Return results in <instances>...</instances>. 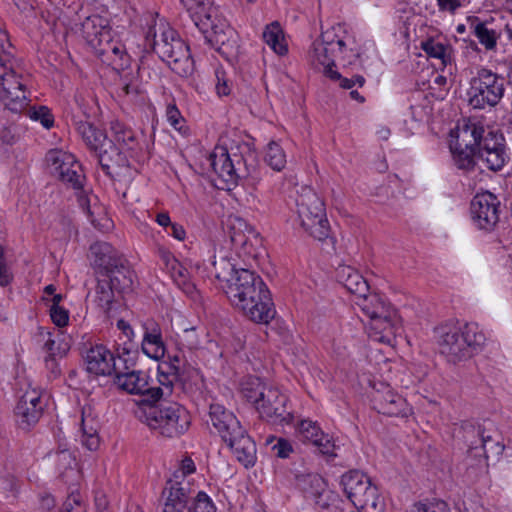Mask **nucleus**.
I'll list each match as a JSON object with an SVG mask.
<instances>
[{
  "label": "nucleus",
  "mask_w": 512,
  "mask_h": 512,
  "mask_svg": "<svg viewBox=\"0 0 512 512\" xmlns=\"http://www.w3.org/2000/svg\"><path fill=\"white\" fill-rule=\"evenodd\" d=\"M353 505L361 512H384L385 504L378 495L376 486L367 490Z\"/></svg>",
  "instance_id": "obj_41"
},
{
  "label": "nucleus",
  "mask_w": 512,
  "mask_h": 512,
  "mask_svg": "<svg viewBox=\"0 0 512 512\" xmlns=\"http://www.w3.org/2000/svg\"><path fill=\"white\" fill-rule=\"evenodd\" d=\"M422 50L429 58L439 61V65L445 67L451 62V47L437 39L430 38L421 43Z\"/></svg>",
  "instance_id": "obj_37"
},
{
  "label": "nucleus",
  "mask_w": 512,
  "mask_h": 512,
  "mask_svg": "<svg viewBox=\"0 0 512 512\" xmlns=\"http://www.w3.org/2000/svg\"><path fill=\"white\" fill-rule=\"evenodd\" d=\"M138 356L137 347L133 343H124L122 347L117 348V358H115V373L118 370L128 371L134 369Z\"/></svg>",
  "instance_id": "obj_43"
},
{
  "label": "nucleus",
  "mask_w": 512,
  "mask_h": 512,
  "mask_svg": "<svg viewBox=\"0 0 512 512\" xmlns=\"http://www.w3.org/2000/svg\"><path fill=\"white\" fill-rule=\"evenodd\" d=\"M327 77L333 81H337L342 89H352L355 85L362 87L365 84V78L361 75H355L352 78H346L335 70L330 71Z\"/></svg>",
  "instance_id": "obj_56"
},
{
  "label": "nucleus",
  "mask_w": 512,
  "mask_h": 512,
  "mask_svg": "<svg viewBox=\"0 0 512 512\" xmlns=\"http://www.w3.org/2000/svg\"><path fill=\"white\" fill-rule=\"evenodd\" d=\"M474 35L486 50H494L497 46V40L500 33L489 26L488 22H481L476 19L472 23Z\"/></svg>",
  "instance_id": "obj_40"
},
{
  "label": "nucleus",
  "mask_w": 512,
  "mask_h": 512,
  "mask_svg": "<svg viewBox=\"0 0 512 512\" xmlns=\"http://www.w3.org/2000/svg\"><path fill=\"white\" fill-rule=\"evenodd\" d=\"M178 346L189 351L197 350L200 347L199 335L195 327L186 328L178 334Z\"/></svg>",
  "instance_id": "obj_52"
},
{
  "label": "nucleus",
  "mask_w": 512,
  "mask_h": 512,
  "mask_svg": "<svg viewBox=\"0 0 512 512\" xmlns=\"http://www.w3.org/2000/svg\"><path fill=\"white\" fill-rule=\"evenodd\" d=\"M211 264L214 269L215 278L223 282V285H228L239 270L236 269L235 264L230 261L228 251L223 248H221L217 254H214Z\"/></svg>",
  "instance_id": "obj_34"
},
{
  "label": "nucleus",
  "mask_w": 512,
  "mask_h": 512,
  "mask_svg": "<svg viewBox=\"0 0 512 512\" xmlns=\"http://www.w3.org/2000/svg\"><path fill=\"white\" fill-rule=\"evenodd\" d=\"M190 489L179 481H167L161 494L162 512H191L188 509Z\"/></svg>",
  "instance_id": "obj_24"
},
{
  "label": "nucleus",
  "mask_w": 512,
  "mask_h": 512,
  "mask_svg": "<svg viewBox=\"0 0 512 512\" xmlns=\"http://www.w3.org/2000/svg\"><path fill=\"white\" fill-rule=\"evenodd\" d=\"M114 288L107 281H99L95 291V302L103 310L109 313L114 301Z\"/></svg>",
  "instance_id": "obj_47"
},
{
  "label": "nucleus",
  "mask_w": 512,
  "mask_h": 512,
  "mask_svg": "<svg viewBox=\"0 0 512 512\" xmlns=\"http://www.w3.org/2000/svg\"><path fill=\"white\" fill-rule=\"evenodd\" d=\"M50 172L73 189H82L85 176L81 164L69 152L53 149L46 154Z\"/></svg>",
  "instance_id": "obj_13"
},
{
  "label": "nucleus",
  "mask_w": 512,
  "mask_h": 512,
  "mask_svg": "<svg viewBox=\"0 0 512 512\" xmlns=\"http://www.w3.org/2000/svg\"><path fill=\"white\" fill-rule=\"evenodd\" d=\"M61 512H86V505L81 494L72 491L64 501Z\"/></svg>",
  "instance_id": "obj_55"
},
{
  "label": "nucleus",
  "mask_w": 512,
  "mask_h": 512,
  "mask_svg": "<svg viewBox=\"0 0 512 512\" xmlns=\"http://www.w3.org/2000/svg\"><path fill=\"white\" fill-rule=\"evenodd\" d=\"M116 41L112 38L111 30L109 32H104L103 36L100 40L95 42L91 47L94 49L95 54L101 59L103 62V58L109 55L110 51H112V45H116Z\"/></svg>",
  "instance_id": "obj_54"
},
{
  "label": "nucleus",
  "mask_w": 512,
  "mask_h": 512,
  "mask_svg": "<svg viewBox=\"0 0 512 512\" xmlns=\"http://www.w3.org/2000/svg\"><path fill=\"white\" fill-rule=\"evenodd\" d=\"M90 252L95 266L104 271L115 267L122 258L121 255L107 242H96L91 245Z\"/></svg>",
  "instance_id": "obj_31"
},
{
  "label": "nucleus",
  "mask_w": 512,
  "mask_h": 512,
  "mask_svg": "<svg viewBox=\"0 0 512 512\" xmlns=\"http://www.w3.org/2000/svg\"><path fill=\"white\" fill-rule=\"evenodd\" d=\"M166 117L168 122L174 129L182 131L185 120L175 104H169L167 106Z\"/></svg>",
  "instance_id": "obj_63"
},
{
  "label": "nucleus",
  "mask_w": 512,
  "mask_h": 512,
  "mask_svg": "<svg viewBox=\"0 0 512 512\" xmlns=\"http://www.w3.org/2000/svg\"><path fill=\"white\" fill-rule=\"evenodd\" d=\"M232 449L237 460L246 468L251 467L256 462V444L247 434L246 430L239 436H234L226 442Z\"/></svg>",
  "instance_id": "obj_27"
},
{
  "label": "nucleus",
  "mask_w": 512,
  "mask_h": 512,
  "mask_svg": "<svg viewBox=\"0 0 512 512\" xmlns=\"http://www.w3.org/2000/svg\"><path fill=\"white\" fill-rule=\"evenodd\" d=\"M296 213L301 227L313 238L323 241L329 237L330 226L324 203L310 187H302L295 199Z\"/></svg>",
  "instance_id": "obj_8"
},
{
  "label": "nucleus",
  "mask_w": 512,
  "mask_h": 512,
  "mask_svg": "<svg viewBox=\"0 0 512 512\" xmlns=\"http://www.w3.org/2000/svg\"><path fill=\"white\" fill-rule=\"evenodd\" d=\"M106 275L109 278L107 281L116 291L125 292L130 290L133 285V272L130 268L125 264V260L123 258L116 263L115 267H111V269H107L105 271Z\"/></svg>",
  "instance_id": "obj_32"
},
{
  "label": "nucleus",
  "mask_w": 512,
  "mask_h": 512,
  "mask_svg": "<svg viewBox=\"0 0 512 512\" xmlns=\"http://www.w3.org/2000/svg\"><path fill=\"white\" fill-rule=\"evenodd\" d=\"M186 10L189 12L195 26L200 24V20L213 17L217 10L209 0H180Z\"/></svg>",
  "instance_id": "obj_39"
},
{
  "label": "nucleus",
  "mask_w": 512,
  "mask_h": 512,
  "mask_svg": "<svg viewBox=\"0 0 512 512\" xmlns=\"http://www.w3.org/2000/svg\"><path fill=\"white\" fill-rule=\"evenodd\" d=\"M480 160L491 171L501 170L509 159L506 150H497L491 153L478 155Z\"/></svg>",
  "instance_id": "obj_50"
},
{
  "label": "nucleus",
  "mask_w": 512,
  "mask_h": 512,
  "mask_svg": "<svg viewBox=\"0 0 512 512\" xmlns=\"http://www.w3.org/2000/svg\"><path fill=\"white\" fill-rule=\"evenodd\" d=\"M504 94L505 78L486 67L478 68L469 81L468 101L475 109L497 106Z\"/></svg>",
  "instance_id": "obj_9"
},
{
  "label": "nucleus",
  "mask_w": 512,
  "mask_h": 512,
  "mask_svg": "<svg viewBox=\"0 0 512 512\" xmlns=\"http://www.w3.org/2000/svg\"><path fill=\"white\" fill-rule=\"evenodd\" d=\"M500 201L491 192L478 193L471 201L470 211L474 224L481 230L492 231L499 222Z\"/></svg>",
  "instance_id": "obj_15"
},
{
  "label": "nucleus",
  "mask_w": 512,
  "mask_h": 512,
  "mask_svg": "<svg viewBox=\"0 0 512 512\" xmlns=\"http://www.w3.org/2000/svg\"><path fill=\"white\" fill-rule=\"evenodd\" d=\"M156 26L150 28L146 35V40L150 42L154 52L179 76L191 75L194 71V61L188 45L169 25L160 22L158 31Z\"/></svg>",
  "instance_id": "obj_4"
},
{
  "label": "nucleus",
  "mask_w": 512,
  "mask_h": 512,
  "mask_svg": "<svg viewBox=\"0 0 512 512\" xmlns=\"http://www.w3.org/2000/svg\"><path fill=\"white\" fill-rule=\"evenodd\" d=\"M210 166L224 183L222 189H232L242 178L254 176L257 169L256 154L248 144L237 146L231 152L223 146L215 147L209 157Z\"/></svg>",
  "instance_id": "obj_5"
},
{
  "label": "nucleus",
  "mask_w": 512,
  "mask_h": 512,
  "mask_svg": "<svg viewBox=\"0 0 512 512\" xmlns=\"http://www.w3.org/2000/svg\"><path fill=\"white\" fill-rule=\"evenodd\" d=\"M45 406L46 403L39 390L31 388L25 391L15 407L19 427L27 430L35 425L42 416Z\"/></svg>",
  "instance_id": "obj_17"
},
{
  "label": "nucleus",
  "mask_w": 512,
  "mask_h": 512,
  "mask_svg": "<svg viewBox=\"0 0 512 512\" xmlns=\"http://www.w3.org/2000/svg\"><path fill=\"white\" fill-rule=\"evenodd\" d=\"M372 404L375 410L388 416L407 417L410 413L406 400L387 384H380L374 390Z\"/></svg>",
  "instance_id": "obj_18"
},
{
  "label": "nucleus",
  "mask_w": 512,
  "mask_h": 512,
  "mask_svg": "<svg viewBox=\"0 0 512 512\" xmlns=\"http://www.w3.org/2000/svg\"><path fill=\"white\" fill-rule=\"evenodd\" d=\"M243 396L252 403L262 419L284 427L293 421V414L287 409L288 398L278 388L251 379L242 389Z\"/></svg>",
  "instance_id": "obj_6"
},
{
  "label": "nucleus",
  "mask_w": 512,
  "mask_h": 512,
  "mask_svg": "<svg viewBox=\"0 0 512 512\" xmlns=\"http://www.w3.org/2000/svg\"><path fill=\"white\" fill-rule=\"evenodd\" d=\"M143 340L142 352L151 359L159 360L164 357L166 346L162 336L160 325L153 319H147L142 323Z\"/></svg>",
  "instance_id": "obj_25"
},
{
  "label": "nucleus",
  "mask_w": 512,
  "mask_h": 512,
  "mask_svg": "<svg viewBox=\"0 0 512 512\" xmlns=\"http://www.w3.org/2000/svg\"><path fill=\"white\" fill-rule=\"evenodd\" d=\"M77 200H78V203H79V206L83 209V211H85L88 215V218L90 220V222L94 225V226H97L98 223H97V220L95 218V214L99 212L96 211V210H101L100 207H91V198L85 194L83 191H81V189H79V192L77 193Z\"/></svg>",
  "instance_id": "obj_59"
},
{
  "label": "nucleus",
  "mask_w": 512,
  "mask_h": 512,
  "mask_svg": "<svg viewBox=\"0 0 512 512\" xmlns=\"http://www.w3.org/2000/svg\"><path fill=\"white\" fill-rule=\"evenodd\" d=\"M29 115L32 119L40 121L41 124L47 129L53 126V116L46 106L33 108L30 110Z\"/></svg>",
  "instance_id": "obj_62"
},
{
  "label": "nucleus",
  "mask_w": 512,
  "mask_h": 512,
  "mask_svg": "<svg viewBox=\"0 0 512 512\" xmlns=\"http://www.w3.org/2000/svg\"><path fill=\"white\" fill-rule=\"evenodd\" d=\"M450 149L457 168L467 171L474 168L477 147L472 138L467 143L462 140V126L458 127L456 140L450 145Z\"/></svg>",
  "instance_id": "obj_26"
},
{
  "label": "nucleus",
  "mask_w": 512,
  "mask_h": 512,
  "mask_svg": "<svg viewBox=\"0 0 512 512\" xmlns=\"http://www.w3.org/2000/svg\"><path fill=\"white\" fill-rule=\"evenodd\" d=\"M474 139L477 155L506 150L505 138L501 132L484 126L479 121L468 120L462 125V140L469 142Z\"/></svg>",
  "instance_id": "obj_14"
},
{
  "label": "nucleus",
  "mask_w": 512,
  "mask_h": 512,
  "mask_svg": "<svg viewBox=\"0 0 512 512\" xmlns=\"http://www.w3.org/2000/svg\"><path fill=\"white\" fill-rule=\"evenodd\" d=\"M354 44V38L347 32L345 25H333L322 31L320 38L313 42L308 60L315 69L323 71L327 76L333 71L336 61L344 67L357 64L360 53Z\"/></svg>",
  "instance_id": "obj_2"
},
{
  "label": "nucleus",
  "mask_w": 512,
  "mask_h": 512,
  "mask_svg": "<svg viewBox=\"0 0 512 512\" xmlns=\"http://www.w3.org/2000/svg\"><path fill=\"white\" fill-rule=\"evenodd\" d=\"M76 130L87 147L93 152L106 145L105 142L111 141L102 130L86 121L76 122Z\"/></svg>",
  "instance_id": "obj_35"
},
{
  "label": "nucleus",
  "mask_w": 512,
  "mask_h": 512,
  "mask_svg": "<svg viewBox=\"0 0 512 512\" xmlns=\"http://www.w3.org/2000/svg\"><path fill=\"white\" fill-rule=\"evenodd\" d=\"M110 30L108 20L100 15H91L81 23L82 36L90 46Z\"/></svg>",
  "instance_id": "obj_33"
},
{
  "label": "nucleus",
  "mask_w": 512,
  "mask_h": 512,
  "mask_svg": "<svg viewBox=\"0 0 512 512\" xmlns=\"http://www.w3.org/2000/svg\"><path fill=\"white\" fill-rule=\"evenodd\" d=\"M12 58V44L6 31L0 27V65L5 66Z\"/></svg>",
  "instance_id": "obj_61"
},
{
  "label": "nucleus",
  "mask_w": 512,
  "mask_h": 512,
  "mask_svg": "<svg viewBox=\"0 0 512 512\" xmlns=\"http://www.w3.org/2000/svg\"><path fill=\"white\" fill-rule=\"evenodd\" d=\"M94 153L103 172L110 178L120 176L121 170L129 165L127 155L113 141L105 142Z\"/></svg>",
  "instance_id": "obj_23"
},
{
  "label": "nucleus",
  "mask_w": 512,
  "mask_h": 512,
  "mask_svg": "<svg viewBox=\"0 0 512 512\" xmlns=\"http://www.w3.org/2000/svg\"><path fill=\"white\" fill-rule=\"evenodd\" d=\"M440 354L448 363L459 364L479 353L485 335L476 323H445L435 328Z\"/></svg>",
  "instance_id": "obj_3"
},
{
  "label": "nucleus",
  "mask_w": 512,
  "mask_h": 512,
  "mask_svg": "<svg viewBox=\"0 0 512 512\" xmlns=\"http://www.w3.org/2000/svg\"><path fill=\"white\" fill-rule=\"evenodd\" d=\"M167 272L170 274L176 285L183 290L184 293L193 297L196 293L195 285L189 280L187 269L177 261Z\"/></svg>",
  "instance_id": "obj_45"
},
{
  "label": "nucleus",
  "mask_w": 512,
  "mask_h": 512,
  "mask_svg": "<svg viewBox=\"0 0 512 512\" xmlns=\"http://www.w3.org/2000/svg\"><path fill=\"white\" fill-rule=\"evenodd\" d=\"M11 62L2 66L5 71L0 75V100L10 111L20 113L30 102V76L13 69Z\"/></svg>",
  "instance_id": "obj_10"
},
{
  "label": "nucleus",
  "mask_w": 512,
  "mask_h": 512,
  "mask_svg": "<svg viewBox=\"0 0 512 512\" xmlns=\"http://www.w3.org/2000/svg\"><path fill=\"white\" fill-rule=\"evenodd\" d=\"M209 422L225 443L245 430L237 417L220 404L210 405Z\"/></svg>",
  "instance_id": "obj_20"
},
{
  "label": "nucleus",
  "mask_w": 512,
  "mask_h": 512,
  "mask_svg": "<svg viewBox=\"0 0 512 512\" xmlns=\"http://www.w3.org/2000/svg\"><path fill=\"white\" fill-rule=\"evenodd\" d=\"M83 358L88 373L95 376L115 375V357L104 345H92Z\"/></svg>",
  "instance_id": "obj_21"
},
{
  "label": "nucleus",
  "mask_w": 512,
  "mask_h": 512,
  "mask_svg": "<svg viewBox=\"0 0 512 512\" xmlns=\"http://www.w3.org/2000/svg\"><path fill=\"white\" fill-rule=\"evenodd\" d=\"M111 130L121 151L126 153L127 151L134 150L137 143L134 132L130 128L116 121L111 124Z\"/></svg>",
  "instance_id": "obj_42"
},
{
  "label": "nucleus",
  "mask_w": 512,
  "mask_h": 512,
  "mask_svg": "<svg viewBox=\"0 0 512 512\" xmlns=\"http://www.w3.org/2000/svg\"><path fill=\"white\" fill-rule=\"evenodd\" d=\"M356 304L369 320L381 316L385 317L388 312L394 310L380 295L370 292L366 293L365 296L359 297Z\"/></svg>",
  "instance_id": "obj_30"
},
{
  "label": "nucleus",
  "mask_w": 512,
  "mask_h": 512,
  "mask_svg": "<svg viewBox=\"0 0 512 512\" xmlns=\"http://www.w3.org/2000/svg\"><path fill=\"white\" fill-rule=\"evenodd\" d=\"M114 383L119 389L127 393L144 396V401L149 403L157 402L165 394L163 388L150 386L148 375L141 370H118L114 375ZM165 390L166 394L169 395L171 386L165 385Z\"/></svg>",
  "instance_id": "obj_12"
},
{
  "label": "nucleus",
  "mask_w": 512,
  "mask_h": 512,
  "mask_svg": "<svg viewBox=\"0 0 512 512\" xmlns=\"http://www.w3.org/2000/svg\"><path fill=\"white\" fill-rule=\"evenodd\" d=\"M410 512H450L446 502L442 500H432L427 502L415 503Z\"/></svg>",
  "instance_id": "obj_57"
},
{
  "label": "nucleus",
  "mask_w": 512,
  "mask_h": 512,
  "mask_svg": "<svg viewBox=\"0 0 512 512\" xmlns=\"http://www.w3.org/2000/svg\"><path fill=\"white\" fill-rule=\"evenodd\" d=\"M222 289L232 306L249 320L268 324L275 317L270 291L254 271L239 269L234 279L228 285H222Z\"/></svg>",
  "instance_id": "obj_1"
},
{
  "label": "nucleus",
  "mask_w": 512,
  "mask_h": 512,
  "mask_svg": "<svg viewBox=\"0 0 512 512\" xmlns=\"http://www.w3.org/2000/svg\"><path fill=\"white\" fill-rule=\"evenodd\" d=\"M50 317L52 322L58 327H64L69 321V312L60 305L50 306Z\"/></svg>",
  "instance_id": "obj_64"
},
{
  "label": "nucleus",
  "mask_w": 512,
  "mask_h": 512,
  "mask_svg": "<svg viewBox=\"0 0 512 512\" xmlns=\"http://www.w3.org/2000/svg\"><path fill=\"white\" fill-rule=\"evenodd\" d=\"M195 470H196V467H195L194 461L190 457H185L181 461L180 468L174 472L173 478L169 479L168 481L184 482L185 484H187V486H189L188 482H186L184 480V478L187 475L194 473ZM188 488L190 489V487H188Z\"/></svg>",
  "instance_id": "obj_60"
},
{
  "label": "nucleus",
  "mask_w": 512,
  "mask_h": 512,
  "mask_svg": "<svg viewBox=\"0 0 512 512\" xmlns=\"http://www.w3.org/2000/svg\"><path fill=\"white\" fill-rule=\"evenodd\" d=\"M191 512H216V507L211 498L203 491H199L195 497Z\"/></svg>",
  "instance_id": "obj_58"
},
{
  "label": "nucleus",
  "mask_w": 512,
  "mask_h": 512,
  "mask_svg": "<svg viewBox=\"0 0 512 512\" xmlns=\"http://www.w3.org/2000/svg\"><path fill=\"white\" fill-rule=\"evenodd\" d=\"M336 278L350 293L356 295L357 299L369 292L366 279L351 266H339L336 270Z\"/></svg>",
  "instance_id": "obj_28"
},
{
  "label": "nucleus",
  "mask_w": 512,
  "mask_h": 512,
  "mask_svg": "<svg viewBox=\"0 0 512 512\" xmlns=\"http://www.w3.org/2000/svg\"><path fill=\"white\" fill-rule=\"evenodd\" d=\"M44 349L48 353V357H62L68 350L67 343L61 340L62 334L59 331H47L45 335Z\"/></svg>",
  "instance_id": "obj_46"
},
{
  "label": "nucleus",
  "mask_w": 512,
  "mask_h": 512,
  "mask_svg": "<svg viewBox=\"0 0 512 512\" xmlns=\"http://www.w3.org/2000/svg\"><path fill=\"white\" fill-rule=\"evenodd\" d=\"M465 442L468 444V453L474 457L488 458L489 454H501L503 446L487 433L484 426L465 423L462 426Z\"/></svg>",
  "instance_id": "obj_16"
},
{
  "label": "nucleus",
  "mask_w": 512,
  "mask_h": 512,
  "mask_svg": "<svg viewBox=\"0 0 512 512\" xmlns=\"http://www.w3.org/2000/svg\"><path fill=\"white\" fill-rule=\"evenodd\" d=\"M196 26L203 34L205 41L226 57L233 56L238 50V33L227 20L218 15L200 20Z\"/></svg>",
  "instance_id": "obj_11"
},
{
  "label": "nucleus",
  "mask_w": 512,
  "mask_h": 512,
  "mask_svg": "<svg viewBox=\"0 0 512 512\" xmlns=\"http://www.w3.org/2000/svg\"><path fill=\"white\" fill-rule=\"evenodd\" d=\"M56 465L61 477H66V474L69 472L71 474H76V459L72 455V453L68 450H61L56 454Z\"/></svg>",
  "instance_id": "obj_51"
},
{
  "label": "nucleus",
  "mask_w": 512,
  "mask_h": 512,
  "mask_svg": "<svg viewBox=\"0 0 512 512\" xmlns=\"http://www.w3.org/2000/svg\"><path fill=\"white\" fill-rule=\"evenodd\" d=\"M82 443L90 451H94L99 447L100 440L98 436V422L87 414V409L82 410L81 418Z\"/></svg>",
  "instance_id": "obj_36"
},
{
  "label": "nucleus",
  "mask_w": 512,
  "mask_h": 512,
  "mask_svg": "<svg viewBox=\"0 0 512 512\" xmlns=\"http://www.w3.org/2000/svg\"><path fill=\"white\" fill-rule=\"evenodd\" d=\"M265 161L275 171H281L286 166V154L278 143L272 141L268 144Z\"/></svg>",
  "instance_id": "obj_48"
},
{
  "label": "nucleus",
  "mask_w": 512,
  "mask_h": 512,
  "mask_svg": "<svg viewBox=\"0 0 512 512\" xmlns=\"http://www.w3.org/2000/svg\"><path fill=\"white\" fill-rule=\"evenodd\" d=\"M112 46V51L103 58V63L111 66L116 71H124L130 66V56L120 41H116V45Z\"/></svg>",
  "instance_id": "obj_44"
},
{
  "label": "nucleus",
  "mask_w": 512,
  "mask_h": 512,
  "mask_svg": "<svg viewBox=\"0 0 512 512\" xmlns=\"http://www.w3.org/2000/svg\"><path fill=\"white\" fill-rule=\"evenodd\" d=\"M402 331L400 318L395 310L385 317H376L367 323V333L371 340L391 345Z\"/></svg>",
  "instance_id": "obj_19"
},
{
  "label": "nucleus",
  "mask_w": 512,
  "mask_h": 512,
  "mask_svg": "<svg viewBox=\"0 0 512 512\" xmlns=\"http://www.w3.org/2000/svg\"><path fill=\"white\" fill-rule=\"evenodd\" d=\"M142 422L160 435L168 438L184 434L191 423L188 411L178 403L163 402L145 407L140 416Z\"/></svg>",
  "instance_id": "obj_7"
},
{
  "label": "nucleus",
  "mask_w": 512,
  "mask_h": 512,
  "mask_svg": "<svg viewBox=\"0 0 512 512\" xmlns=\"http://www.w3.org/2000/svg\"><path fill=\"white\" fill-rule=\"evenodd\" d=\"M170 369L173 371L176 378L185 381L187 379L186 374H188L189 370L193 369V367L187 362L184 356L176 354L170 358Z\"/></svg>",
  "instance_id": "obj_53"
},
{
  "label": "nucleus",
  "mask_w": 512,
  "mask_h": 512,
  "mask_svg": "<svg viewBox=\"0 0 512 512\" xmlns=\"http://www.w3.org/2000/svg\"><path fill=\"white\" fill-rule=\"evenodd\" d=\"M226 233L235 247H239L249 254L252 253L251 248L261 241L259 233L240 217H230L227 220Z\"/></svg>",
  "instance_id": "obj_22"
},
{
  "label": "nucleus",
  "mask_w": 512,
  "mask_h": 512,
  "mask_svg": "<svg viewBox=\"0 0 512 512\" xmlns=\"http://www.w3.org/2000/svg\"><path fill=\"white\" fill-rule=\"evenodd\" d=\"M341 484L347 498L352 503L359 501V498L374 486L366 475L357 470L345 473L341 477Z\"/></svg>",
  "instance_id": "obj_29"
},
{
  "label": "nucleus",
  "mask_w": 512,
  "mask_h": 512,
  "mask_svg": "<svg viewBox=\"0 0 512 512\" xmlns=\"http://www.w3.org/2000/svg\"><path fill=\"white\" fill-rule=\"evenodd\" d=\"M296 432L301 441L312 444L319 441V437L323 433L317 423L311 420H302L297 425Z\"/></svg>",
  "instance_id": "obj_49"
},
{
  "label": "nucleus",
  "mask_w": 512,
  "mask_h": 512,
  "mask_svg": "<svg viewBox=\"0 0 512 512\" xmlns=\"http://www.w3.org/2000/svg\"><path fill=\"white\" fill-rule=\"evenodd\" d=\"M265 43L278 55L283 56L288 52V46L283 30L278 22L267 25L263 32Z\"/></svg>",
  "instance_id": "obj_38"
}]
</instances>
